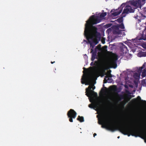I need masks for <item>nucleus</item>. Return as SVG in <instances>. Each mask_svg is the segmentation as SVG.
<instances>
[{"mask_svg":"<svg viewBox=\"0 0 146 146\" xmlns=\"http://www.w3.org/2000/svg\"><path fill=\"white\" fill-rule=\"evenodd\" d=\"M94 16H92L86 21L84 31V35L92 48L98 42L95 38H100V34L98 32L97 28L93 25L100 23L101 20L98 17L94 19Z\"/></svg>","mask_w":146,"mask_h":146,"instance_id":"f257e3e1","label":"nucleus"},{"mask_svg":"<svg viewBox=\"0 0 146 146\" xmlns=\"http://www.w3.org/2000/svg\"><path fill=\"white\" fill-rule=\"evenodd\" d=\"M146 0H133L129 1L123 10L121 15L125 17V15L134 12V9L141 8V6L145 3Z\"/></svg>","mask_w":146,"mask_h":146,"instance_id":"f03ea898","label":"nucleus"},{"mask_svg":"<svg viewBox=\"0 0 146 146\" xmlns=\"http://www.w3.org/2000/svg\"><path fill=\"white\" fill-rule=\"evenodd\" d=\"M117 130H119L122 134L127 135L128 137L131 135L135 137H141L143 136L145 137V142L146 143V134L143 131L135 128H130L127 127L119 126L117 127Z\"/></svg>","mask_w":146,"mask_h":146,"instance_id":"7ed1b4c3","label":"nucleus"},{"mask_svg":"<svg viewBox=\"0 0 146 146\" xmlns=\"http://www.w3.org/2000/svg\"><path fill=\"white\" fill-rule=\"evenodd\" d=\"M67 115L69 118V121L71 122H72L73 119H75L77 113L74 110L70 109L68 111Z\"/></svg>","mask_w":146,"mask_h":146,"instance_id":"20e7f679","label":"nucleus"},{"mask_svg":"<svg viewBox=\"0 0 146 146\" xmlns=\"http://www.w3.org/2000/svg\"><path fill=\"white\" fill-rule=\"evenodd\" d=\"M102 127L103 128H105L107 129L114 132L117 130V126L113 123H106L104 125H102Z\"/></svg>","mask_w":146,"mask_h":146,"instance_id":"39448f33","label":"nucleus"},{"mask_svg":"<svg viewBox=\"0 0 146 146\" xmlns=\"http://www.w3.org/2000/svg\"><path fill=\"white\" fill-rule=\"evenodd\" d=\"M91 78V76L90 74L88 73L85 74L84 78L81 79V83L83 84H85L86 85H89Z\"/></svg>","mask_w":146,"mask_h":146,"instance_id":"423d86ee","label":"nucleus"},{"mask_svg":"<svg viewBox=\"0 0 146 146\" xmlns=\"http://www.w3.org/2000/svg\"><path fill=\"white\" fill-rule=\"evenodd\" d=\"M92 88L91 86H89L88 88L86 89V95L89 98L97 96H98L97 93L91 90Z\"/></svg>","mask_w":146,"mask_h":146,"instance_id":"0eeeda50","label":"nucleus"},{"mask_svg":"<svg viewBox=\"0 0 146 146\" xmlns=\"http://www.w3.org/2000/svg\"><path fill=\"white\" fill-rule=\"evenodd\" d=\"M115 29L113 30V33L114 34H120L121 33L122 30H119V28L121 29H124V26L123 23L119 25H116L114 27Z\"/></svg>","mask_w":146,"mask_h":146,"instance_id":"6e6552de","label":"nucleus"},{"mask_svg":"<svg viewBox=\"0 0 146 146\" xmlns=\"http://www.w3.org/2000/svg\"><path fill=\"white\" fill-rule=\"evenodd\" d=\"M117 58L116 57H112L109 60V64L113 68H115L117 66L116 61Z\"/></svg>","mask_w":146,"mask_h":146,"instance_id":"1a4fd4ad","label":"nucleus"},{"mask_svg":"<svg viewBox=\"0 0 146 146\" xmlns=\"http://www.w3.org/2000/svg\"><path fill=\"white\" fill-rule=\"evenodd\" d=\"M125 92L126 94H127L125 95L126 96V97L128 99V101H129L132 97H134V96L133 95V96H132L131 95H129L130 94H131V93H130L129 91H128V90H125Z\"/></svg>","mask_w":146,"mask_h":146,"instance_id":"9d476101","label":"nucleus"},{"mask_svg":"<svg viewBox=\"0 0 146 146\" xmlns=\"http://www.w3.org/2000/svg\"><path fill=\"white\" fill-rule=\"evenodd\" d=\"M120 49L121 52L124 53L126 52L127 48L125 45L122 43V45L120 46Z\"/></svg>","mask_w":146,"mask_h":146,"instance_id":"9b49d317","label":"nucleus"},{"mask_svg":"<svg viewBox=\"0 0 146 146\" xmlns=\"http://www.w3.org/2000/svg\"><path fill=\"white\" fill-rule=\"evenodd\" d=\"M106 15H107V13L106 12H105V13H100V17H95L94 15H92L90 17L88 21L90 19V18L91 17H92V16H94V19H96L98 17L99 18V19L101 20V21L100 22H101V19H100V18H103L104 17H105Z\"/></svg>","mask_w":146,"mask_h":146,"instance_id":"f8f14e48","label":"nucleus"},{"mask_svg":"<svg viewBox=\"0 0 146 146\" xmlns=\"http://www.w3.org/2000/svg\"><path fill=\"white\" fill-rule=\"evenodd\" d=\"M113 80L110 78H108V76H105L104 80V83H106L107 82L111 83L112 82Z\"/></svg>","mask_w":146,"mask_h":146,"instance_id":"ddd939ff","label":"nucleus"},{"mask_svg":"<svg viewBox=\"0 0 146 146\" xmlns=\"http://www.w3.org/2000/svg\"><path fill=\"white\" fill-rule=\"evenodd\" d=\"M119 98L120 100L124 99L126 101V102H128V99L126 97V96L125 95H121L119 96Z\"/></svg>","mask_w":146,"mask_h":146,"instance_id":"4468645a","label":"nucleus"},{"mask_svg":"<svg viewBox=\"0 0 146 146\" xmlns=\"http://www.w3.org/2000/svg\"><path fill=\"white\" fill-rule=\"evenodd\" d=\"M77 120L80 122H82L84 121V117L83 116H80V115L78 116Z\"/></svg>","mask_w":146,"mask_h":146,"instance_id":"2eb2a0df","label":"nucleus"},{"mask_svg":"<svg viewBox=\"0 0 146 146\" xmlns=\"http://www.w3.org/2000/svg\"><path fill=\"white\" fill-rule=\"evenodd\" d=\"M143 68H146V62H145L143 65V66L139 68V72L141 73L143 69Z\"/></svg>","mask_w":146,"mask_h":146,"instance_id":"dca6fc26","label":"nucleus"},{"mask_svg":"<svg viewBox=\"0 0 146 146\" xmlns=\"http://www.w3.org/2000/svg\"><path fill=\"white\" fill-rule=\"evenodd\" d=\"M121 12V10H120L119 11H116L113 12L112 13V15L114 16H116L118 15H119Z\"/></svg>","mask_w":146,"mask_h":146,"instance_id":"f3484780","label":"nucleus"},{"mask_svg":"<svg viewBox=\"0 0 146 146\" xmlns=\"http://www.w3.org/2000/svg\"><path fill=\"white\" fill-rule=\"evenodd\" d=\"M146 76V68H144L142 72L141 76L143 78Z\"/></svg>","mask_w":146,"mask_h":146,"instance_id":"a211bd4d","label":"nucleus"},{"mask_svg":"<svg viewBox=\"0 0 146 146\" xmlns=\"http://www.w3.org/2000/svg\"><path fill=\"white\" fill-rule=\"evenodd\" d=\"M123 16L122 15V16L120 18L118 19L116 21H117L118 23H122L123 21Z\"/></svg>","mask_w":146,"mask_h":146,"instance_id":"6ab92c4d","label":"nucleus"},{"mask_svg":"<svg viewBox=\"0 0 146 146\" xmlns=\"http://www.w3.org/2000/svg\"><path fill=\"white\" fill-rule=\"evenodd\" d=\"M137 71L139 73H135L133 75V77H134V78H138L140 76L141 73L139 72V69Z\"/></svg>","mask_w":146,"mask_h":146,"instance_id":"aec40b11","label":"nucleus"},{"mask_svg":"<svg viewBox=\"0 0 146 146\" xmlns=\"http://www.w3.org/2000/svg\"><path fill=\"white\" fill-rule=\"evenodd\" d=\"M112 90L115 92H119V89L116 86H115L114 88H113Z\"/></svg>","mask_w":146,"mask_h":146,"instance_id":"412c9836","label":"nucleus"},{"mask_svg":"<svg viewBox=\"0 0 146 146\" xmlns=\"http://www.w3.org/2000/svg\"><path fill=\"white\" fill-rule=\"evenodd\" d=\"M126 5L125 3H122L120 6L119 8V10H121V11H122L123 8V7H125Z\"/></svg>","mask_w":146,"mask_h":146,"instance_id":"4be33fe9","label":"nucleus"},{"mask_svg":"<svg viewBox=\"0 0 146 146\" xmlns=\"http://www.w3.org/2000/svg\"><path fill=\"white\" fill-rule=\"evenodd\" d=\"M141 83L143 86H146V82L145 79H143L142 80Z\"/></svg>","mask_w":146,"mask_h":146,"instance_id":"5701e85b","label":"nucleus"},{"mask_svg":"<svg viewBox=\"0 0 146 146\" xmlns=\"http://www.w3.org/2000/svg\"><path fill=\"white\" fill-rule=\"evenodd\" d=\"M96 55L94 53H93L92 55V56L91 58V60L92 61L94 60L95 58Z\"/></svg>","mask_w":146,"mask_h":146,"instance_id":"b1692460","label":"nucleus"},{"mask_svg":"<svg viewBox=\"0 0 146 146\" xmlns=\"http://www.w3.org/2000/svg\"><path fill=\"white\" fill-rule=\"evenodd\" d=\"M137 98L138 100H141V101H142V102H146V101L145 100H141V98L139 96H138L137 97Z\"/></svg>","mask_w":146,"mask_h":146,"instance_id":"393cba45","label":"nucleus"},{"mask_svg":"<svg viewBox=\"0 0 146 146\" xmlns=\"http://www.w3.org/2000/svg\"><path fill=\"white\" fill-rule=\"evenodd\" d=\"M104 121V118L103 117H102V121L101 122H99V123L100 124H102V122Z\"/></svg>","mask_w":146,"mask_h":146,"instance_id":"a878e982","label":"nucleus"},{"mask_svg":"<svg viewBox=\"0 0 146 146\" xmlns=\"http://www.w3.org/2000/svg\"><path fill=\"white\" fill-rule=\"evenodd\" d=\"M89 86H91V87L92 88L93 90H94L95 88V87L94 85H90Z\"/></svg>","mask_w":146,"mask_h":146,"instance_id":"bb28decb","label":"nucleus"},{"mask_svg":"<svg viewBox=\"0 0 146 146\" xmlns=\"http://www.w3.org/2000/svg\"><path fill=\"white\" fill-rule=\"evenodd\" d=\"M101 45L100 44H98L97 46H96V48L98 49H99L101 48Z\"/></svg>","mask_w":146,"mask_h":146,"instance_id":"cd10ccee","label":"nucleus"},{"mask_svg":"<svg viewBox=\"0 0 146 146\" xmlns=\"http://www.w3.org/2000/svg\"><path fill=\"white\" fill-rule=\"evenodd\" d=\"M106 76H108V78H111L112 77V75L111 74H108Z\"/></svg>","mask_w":146,"mask_h":146,"instance_id":"c85d7f7f","label":"nucleus"},{"mask_svg":"<svg viewBox=\"0 0 146 146\" xmlns=\"http://www.w3.org/2000/svg\"><path fill=\"white\" fill-rule=\"evenodd\" d=\"M89 108H93V107L92 106L91 104L89 105Z\"/></svg>","mask_w":146,"mask_h":146,"instance_id":"c756f323","label":"nucleus"},{"mask_svg":"<svg viewBox=\"0 0 146 146\" xmlns=\"http://www.w3.org/2000/svg\"><path fill=\"white\" fill-rule=\"evenodd\" d=\"M143 47L144 48H146V44H144L143 45Z\"/></svg>","mask_w":146,"mask_h":146,"instance_id":"7c9ffc66","label":"nucleus"},{"mask_svg":"<svg viewBox=\"0 0 146 146\" xmlns=\"http://www.w3.org/2000/svg\"><path fill=\"white\" fill-rule=\"evenodd\" d=\"M102 43L103 44H104L105 43V41L104 40H102Z\"/></svg>","mask_w":146,"mask_h":146,"instance_id":"2f4dec72","label":"nucleus"},{"mask_svg":"<svg viewBox=\"0 0 146 146\" xmlns=\"http://www.w3.org/2000/svg\"><path fill=\"white\" fill-rule=\"evenodd\" d=\"M106 26H107V27H110V25H106Z\"/></svg>","mask_w":146,"mask_h":146,"instance_id":"473e14b6","label":"nucleus"},{"mask_svg":"<svg viewBox=\"0 0 146 146\" xmlns=\"http://www.w3.org/2000/svg\"><path fill=\"white\" fill-rule=\"evenodd\" d=\"M97 135L96 134V133H94V137H95V136H96Z\"/></svg>","mask_w":146,"mask_h":146,"instance_id":"72a5a7b5","label":"nucleus"},{"mask_svg":"<svg viewBox=\"0 0 146 146\" xmlns=\"http://www.w3.org/2000/svg\"><path fill=\"white\" fill-rule=\"evenodd\" d=\"M133 100H134V101H135H135H136L137 100H136V99H133Z\"/></svg>","mask_w":146,"mask_h":146,"instance_id":"f704fd0d","label":"nucleus"},{"mask_svg":"<svg viewBox=\"0 0 146 146\" xmlns=\"http://www.w3.org/2000/svg\"><path fill=\"white\" fill-rule=\"evenodd\" d=\"M55 62L54 61L53 62H51V63L52 64H53Z\"/></svg>","mask_w":146,"mask_h":146,"instance_id":"c9c22d12","label":"nucleus"},{"mask_svg":"<svg viewBox=\"0 0 146 146\" xmlns=\"http://www.w3.org/2000/svg\"><path fill=\"white\" fill-rule=\"evenodd\" d=\"M101 90L103 91H104V89L103 88Z\"/></svg>","mask_w":146,"mask_h":146,"instance_id":"e433bc0d","label":"nucleus"},{"mask_svg":"<svg viewBox=\"0 0 146 146\" xmlns=\"http://www.w3.org/2000/svg\"><path fill=\"white\" fill-rule=\"evenodd\" d=\"M83 69L84 70H87V69L85 67H84Z\"/></svg>","mask_w":146,"mask_h":146,"instance_id":"4c0bfd02","label":"nucleus"},{"mask_svg":"<svg viewBox=\"0 0 146 146\" xmlns=\"http://www.w3.org/2000/svg\"><path fill=\"white\" fill-rule=\"evenodd\" d=\"M125 87L126 88H128V87L127 86H125Z\"/></svg>","mask_w":146,"mask_h":146,"instance_id":"58836bf2","label":"nucleus"},{"mask_svg":"<svg viewBox=\"0 0 146 146\" xmlns=\"http://www.w3.org/2000/svg\"><path fill=\"white\" fill-rule=\"evenodd\" d=\"M93 63V62H92L90 64V65H92V64Z\"/></svg>","mask_w":146,"mask_h":146,"instance_id":"ea45409f","label":"nucleus"},{"mask_svg":"<svg viewBox=\"0 0 146 146\" xmlns=\"http://www.w3.org/2000/svg\"><path fill=\"white\" fill-rule=\"evenodd\" d=\"M109 30H110V29H108L107 30V31H109Z\"/></svg>","mask_w":146,"mask_h":146,"instance_id":"a19ab883","label":"nucleus"},{"mask_svg":"<svg viewBox=\"0 0 146 146\" xmlns=\"http://www.w3.org/2000/svg\"><path fill=\"white\" fill-rule=\"evenodd\" d=\"M132 40H133V41H134V40H135L136 39H132Z\"/></svg>","mask_w":146,"mask_h":146,"instance_id":"79ce46f5","label":"nucleus"},{"mask_svg":"<svg viewBox=\"0 0 146 146\" xmlns=\"http://www.w3.org/2000/svg\"><path fill=\"white\" fill-rule=\"evenodd\" d=\"M104 47H106V48H107V46H104Z\"/></svg>","mask_w":146,"mask_h":146,"instance_id":"37998d69","label":"nucleus"},{"mask_svg":"<svg viewBox=\"0 0 146 146\" xmlns=\"http://www.w3.org/2000/svg\"><path fill=\"white\" fill-rule=\"evenodd\" d=\"M143 39L144 40H146V38H145V39L143 38Z\"/></svg>","mask_w":146,"mask_h":146,"instance_id":"c03bdc74","label":"nucleus"},{"mask_svg":"<svg viewBox=\"0 0 146 146\" xmlns=\"http://www.w3.org/2000/svg\"><path fill=\"white\" fill-rule=\"evenodd\" d=\"M119 137H119V136H118V137H117V138H118V139L119 138Z\"/></svg>","mask_w":146,"mask_h":146,"instance_id":"a18cd8bd","label":"nucleus"},{"mask_svg":"<svg viewBox=\"0 0 146 146\" xmlns=\"http://www.w3.org/2000/svg\"><path fill=\"white\" fill-rule=\"evenodd\" d=\"M84 56H87V55L86 54L84 55Z\"/></svg>","mask_w":146,"mask_h":146,"instance_id":"49530a36","label":"nucleus"},{"mask_svg":"<svg viewBox=\"0 0 146 146\" xmlns=\"http://www.w3.org/2000/svg\"><path fill=\"white\" fill-rule=\"evenodd\" d=\"M91 50H92V51H93V49H91Z\"/></svg>","mask_w":146,"mask_h":146,"instance_id":"de8ad7c7","label":"nucleus"},{"mask_svg":"<svg viewBox=\"0 0 146 146\" xmlns=\"http://www.w3.org/2000/svg\"><path fill=\"white\" fill-rule=\"evenodd\" d=\"M84 71H83V72L84 73Z\"/></svg>","mask_w":146,"mask_h":146,"instance_id":"09e8293b","label":"nucleus"}]
</instances>
